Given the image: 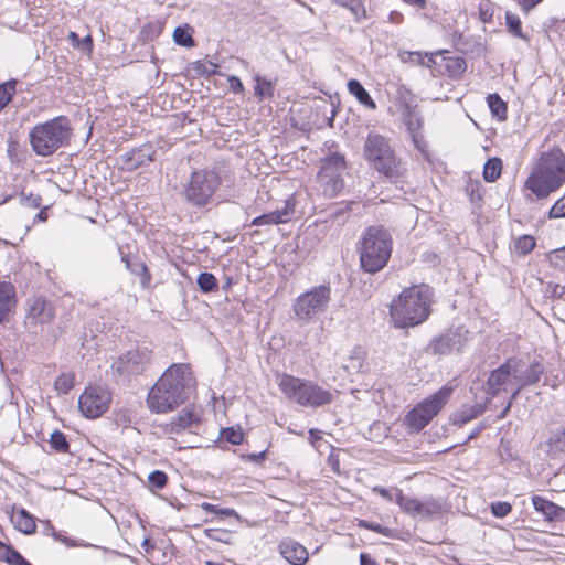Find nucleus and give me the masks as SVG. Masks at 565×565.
<instances>
[{
    "label": "nucleus",
    "instance_id": "nucleus-1",
    "mask_svg": "<svg viewBox=\"0 0 565 565\" xmlns=\"http://www.w3.org/2000/svg\"><path fill=\"white\" fill-rule=\"evenodd\" d=\"M195 386V380L188 364L169 366L149 391L147 404L151 412L163 414L185 402Z\"/></svg>",
    "mask_w": 565,
    "mask_h": 565
},
{
    "label": "nucleus",
    "instance_id": "nucleus-2",
    "mask_svg": "<svg viewBox=\"0 0 565 565\" xmlns=\"http://www.w3.org/2000/svg\"><path fill=\"white\" fill-rule=\"evenodd\" d=\"M431 302L433 290L429 286L423 284L404 288L390 306L393 324L402 329L423 323L430 315Z\"/></svg>",
    "mask_w": 565,
    "mask_h": 565
},
{
    "label": "nucleus",
    "instance_id": "nucleus-3",
    "mask_svg": "<svg viewBox=\"0 0 565 565\" xmlns=\"http://www.w3.org/2000/svg\"><path fill=\"white\" fill-rule=\"evenodd\" d=\"M565 182V156L559 149L543 152L536 161L525 186L537 199L547 198Z\"/></svg>",
    "mask_w": 565,
    "mask_h": 565
},
{
    "label": "nucleus",
    "instance_id": "nucleus-4",
    "mask_svg": "<svg viewBox=\"0 0 565 565\" xmlns=\"http://www.w3.org/2000/svg\"><path fill=\"white\" fill-rule=\"evenodd\" d=\"M71 135L70 120L64 116H58L32 127L29 132V141L38 156L47 157L67 145Z\"/></svg>",
    "mask_w": 565,
    "mask_h": 565
},
{
    "label": "nucleus",
    "instance_id": "nucleus-5",
    "mask_svg": "<svg viewBox=\"0 0 565 565\" xmlns=\"http://www.w3.org/2000/svg\"><path fill=\"white\" fill-rule=\"evenodd\" d=\"M392 253V237L383 227L371 226L360 238L359 255L362 268L371 274L380 271Z\"/></svg>",
    "mask_w": 565,
    "mask_h": 565
},
{
    "label": "nucleus",
    "instance_id": "nucleus-6",
    "mask_svg": "<svg viewBox=\"0 0 565 565\" xmlns=\"http://www.w3.org/2000/svg\"><path fill=\"white\" fill-rule=\"evenodd\" d=\"M278 386L289 401L305 407L317 408L333 401V394L330 391L322 388L312 381L292 375H281Z\"/></svg>",
    "mask_w": 565,
    "mask_h": 565
},
{
    "label": "nucleus",
    "instance_id": "nucleus-7",
    "mask_svg": "<svg viewBox=\"0 0 565 565\" xmlns=\"http://www.w3.org/2000/svg\"><path fill=\"white\" fill-rule=\"evenodd\" d=\"M366 160L387 178L399 174V161L387 140L381 135H369L364 143Z\"/></svg>",
    "mask_w": 565,
    "mask_h": 565
},
{
    "label": "nucleus",
    "instance_id": "nucleus-8",
    "mask_svg": "<svg viewBox=\"0 0 565 565\" xmlns=\"http://www.w3.org/2000/svg\"><path fill=\"white\" fill-rule=\"evenodd\" d=\"M330 301L331 288L327 285L315 286L296 298L294 313L299 320L310 322L328 309Z\"/></svg>",
    "mask_w": 565,
    "mask_h": 565
},
{
    "label": "nucleus",
    "instance_id": "nucleus-9",
    "mask_svg": "<svg viewBox=\"0 0 565 565\" xmlns=\"http://www.w3.org/2000/svg\"><path fill=\"white\" fill-rule=\"evenodd\" d=\"M451 394V386H443L408 413L406 417L407 425L414 430L423 429L446 405Z\"/></svg>",
    "mask_w": 565,
    "mask_h": 565
},
{
    "label": "nucleus",
    "instance_id": "nucleus-10",
    "mask_svg": "<svg viewBox=\"0 0 565 565\" xmlns=\"http://www.w3.org/2000/svg\"><path fill=\"white\" fill-rule=\"evenodd\" d=\"M221 180L216 172L201 170L192 173L189 183L184 188V196L190 203L202 206L210 202Z\"/></svg>",
    "mask_w": 565,
    "mask_h": 565
},
{
    "label": "nucleus",
    "instance_id": "nucleus-11",
    "mask_svg": "<svg viewBox=\"0 0 565 565\" xmlns=\"http://www.w3.org/2000/svg\"><path fill=\"white\" fill-rule=\"evenodd\" d=\"M344 169L345 160L340 153H332L322 160L318 172V182L324 195L334 196L341 191Z\"/></svg>",
    "mask_w": 565,
    "mask_h": 565
},
{
    "label": "nucleus",
    "instance_id": "nucleus-12",
    "mask_svg": "<svg viewBox=\"0 0 565 565\" xmlns=\"http://www.w3.org/2000/svg\"><path fill=\"white\" fill-rule=\"evenodd\" d=\"M110 399V393L105 387L89 386L81 394L78 407L84 416L96 418L108 409Z\"/></svg>",
    "mask_w": 565,
    "mask_h": 565
},
{
    "label": "nucleus",
    "instance_id": "nucleus-13",
    "mask_svg": "<svg viewBox=\"0 0 565 565\" xmlns=\"http://www.w3.org/2000/svg\"><path fill=\"white\" fill-rule=\"evenodd\" d=\"M150 359L151 353L147 349L131 350L113 363V370L125 377L137 375L148 369Z\"/></svg>",
    "mask_w": 565,
    "mask_h": 565
},
{
    "label": "nucleus",
    "instance_id": "nucleus-14",
    "mask_svg": "<svg viewBox=\"0 0 565 565\" xmlns=\"http://www.w3.org/2000/svg\"><path fill=\"white\" fill-rule=\"evenodd\" d=\"M518 369L514 359L507 360L505 363L493 370L487 380V394L489 398L494 397L501 391H507L509 387H516Z\"/></svg>",
    "mask_w": 565,
    "mask_h": 565
},
{
    "label": "nucleus",
    "instance_id": "nucleus-15",
    "mask_svg": "<svg viewBox=\"0 0 565 565\" xmlns=\"http://www.w3.org/2000/svg\"><path fill=\"white\" fill-rule=\"evenodd\" d=\"M514 363L518 369V373H515L516 387L514 388L508 405L503 409L501 417H504L507 415L512 405V402L516 398L520 391L525 386L537 383L544 372L543 365L539 362L526 364L522 360L514 359Z\"/></svg>",
    "mask_w": 565,
    "mask_h": 565
},
{
    "label": "nucleus",
    "instance_id": "nucleus-16",
    "mask_svg": "<svg viewBox=\"0 0 565 565\" xmlns=\"http://www.w3.org/2000/svg\"><path fill=\"white\" fill-rule=\"evenodd\" d=\"M55 318L53 303L45 298L36 297L29 301L28 319L33 324H50Z\"/></svg>",
    "mask_w": 565,
    "mask_h": 565
},
{
    "label": "nucleus",
    "instance_id": "nucleus-17",
    "mask_svg": "<svg viewBox=\"0 0 565 565\" xmlns=\"http://www.w3.org/2000/svg\"><path fill=\"white\" fill-rule=\"evenodd\" d=\"M463 344L461 335L457 332H448L434 339L427 347L431 354L447 355L459 351Z\"/></svg>",
    "mask_w": 565,
    "mask_h": 565
},
{
    "label": "nucleus",
    "instance_id": "nucleus-18",
    "mask_svg": "<svg viewBox=\"0 0 565 565\" xmlns=\"http://www.w3.org/2000/svg\"><path fill=\"white\" fill-rule=\"evenodd\" d=\"M280 555L292 565H303L308 561L307 548L292 539H284L279 545Z\"/></svg>",
    "mask_w": 565,
    "mask_h": 565
},
{
    "label": "nucleus",
    "instance_id": "nucleus-19",
    "mask_svg": "<svg viewBox=\"0 0 565 565\" xmlns=\"http://www.w3.org/2000/svg\"><path fill=\"white\" fill-rule=\"evenodd\" d=\"M295 213L292 200H286L282 209L263 214L253 221L254 225L262 226L267 224H281L288 222Z\"/></svg>",
    "mask_w": 565,
    "mask_h": 565
},
{
    "label": "nucleus",
    "instance_id": "nucleus-20",
    "mask_svg": "<svg viewBox=\"0 0 565 565\" xmlns=\"http://www.w3.org/2000/svg\"><path fill=\"white\" fill-rule=\"evenodd\" d=\"M198 423V415L192 409L184 408L167 424L166 430L171 434H179L185 429H191Z\"/></svg>",
    "mask_w": 565,
    "mask_h": 565
},
{
    "label": "nucleus",
    "instance_id": "nucleus-21",
    "mask_svg": "<svg viewBox=\"0 0 565 565\" xmlns=\"http://www.w3.org/2000/svg\"><path fill=\"white\" fill-rule=\"evenodd\" d=\"M15 289L14 286L7 281H0V323L6 316L15 307Z\"/></svg>",
    "mask_w": 565,
    "mask_h": 565
},
{
    "label": "nucleus",
    "instance_id": "nucleus-22",
    "mask_svg": "<svg viewBox=\"0 0 565 565\" xmlns=\"http://www.w3.org/2000/svg\"><path fill=\"white\" fill-rule=\"evenodd\" d=\"M11 521L14 527L24 534H32L36 530L35 519L25 509L14 511Z\"/></svg>",
    "mask_w": 565,
    "mask_h": 565
},
{
    "label": "nucleus",
    "instance_id": "nucleus-23",
    "mask_svg": "<svg viewBox=\"0 0 565 565\" xmlns=\"http://www.w3.org/2000/svg\"><path fill=\"white\" fill-rule=\"evenodd\" d=\"M365 352L361 348L352 349L342 361V369L349 374H358L363 367Z\"/></svg>",
    "mask_w": 565,
    "mask_h": 565
},
{
    "label": "nucleus",
    "instance_id": "nucleus-24",
    "mask_svg": "<svg viewBox=\"0 0 565 565\" xmlns=\"http://www.w3.org/2000/svg\"><path fill=\"white\" fill-rule=\"evenodd\" d=\"M532 503L534 509L542 513L547 521H554L558 519L559 513L563 511L561 507L553 503L552 501H548L540 495H533L532 497Z\"/></svg>",
    "mask_w": 565,
    "mask_h": 565
},
{
    "label": "nucleus",
    "instance_id": "nucleus-25",
    "mask_svg": "<svg viewBox=\"0 0 565 565\" xmlns=\"http://www.w3.org/2000/svg\"><path fill=\"white\" fill-rule=\"evenodd\" d=\"M348 90L361 105L372 110L376 109L375 102L358 79H350L348 82Z\"/></svg>",
    "mask_w": 565,
    "mask_h": 565
},
{
    "label": "nucleus",
    "instance_id": "nucleus-26",
    "mask_svg": "<svg viewBox=\"0 0 565 565\" xmlns=\"http://www.w3.org/2000/svg\"><path fill=\"white\" fill-rule=\"evenodd\" d=\"M395 502L401 507V509L412 515V516H420V507L422 501L414 498L404 497L402 490L396 489L395 493Z\"/></svg>",
    "mask_w": 565,
    "mask_h": 565
},
{
    "label": "nucleus",
    "instance_id": "nucleus-27",
    "mask_svg": "<svg viewBox=\"0 0 565 565\" xmlns=\"http://www.w3.org/2000/svg\"><path fill=\"white\" fill-rule=\"evenodd\" d=\"M403 121L406 125L409 132L420 131L423 127V117L416 107L412 105H405L403 110Z\"/></svg>",
    "mask_w": 565,
    "mask_h": 565
},
{
    "label": "nucleus",
    "instance_id": "nucleus-28",
    "mask_svg": "<svg viewBox=\"0 0 565 565\" xmlns=\"http://www.w3.org/2000/svg\"><path fill=\"white\" fill-rule=\"evenodd\" d=\"M484 412V406L476 404L469 407H465L454 415V424L462 426L469 420L478 417Z\"/></svg>",
    "mask_w": 565,
    "mask_h": 565
},
{
    "label": "nucleus",
    "instance_id": "nucleus-29",
    "mask_svg": "<svg viewBox=\"0 0 565 565\" xmlns=\"http://www.w3.org/2000/svg\"><path fill=\"white\" fill-rule=\"evenodd\" d=\"M445 512V505L437 499L428 498L422 501L420 516L437 518Z\"/></svg>",
    "mask_w": 565,
    "mask_h": 565
},
{
    "label": "nucleus",
    "instance_id": "nucleus-30",
    "mask_svg": "<svg viewBox=\"0 0 565 565\" xmlns=\"http://www.w3.org/2000/svg\"><path fill=\"white\" fill-rule=\"evenodd\" d=\"M0 559L10 565H31L19 552L4 544H0Z\"/></svg>",
    "mask_w": 565,
    "mask_h": 565
},
{
    "label": "nucleus",
    "instance_id": "nucleus-31",
    "mask_svg": "<svg viewBox=\"0 0 565 565\" xmlns=\"http://www.w3.org/2000/svg\"><path fill=\"white\" fill-rule=\"evenodd\" d=\"M150 161H152V157L148 153V149H134L128 153L127 168L136 169Z\"/></svg>",
    "mask_w": 565,
    "mask_h": 565
},
{
    "label": "nucleus",
    "instance_id": "nucleus-32",
    "mask_svg": "<svg viewBox=\"0 0 565 565\" xmlns=\"http://www.w3.org/2000/svg\"><path fill=\"white\" fill-rule=\"evenodd\" d=\"M502 171V161L499 158L489 159L483 167V178L487 182H494Z\"/></svg>",
    "mask_w": 565,
    "mask_h": 565
},
{
    "label": "nucleus",
    "instance_id": "nucleus-33",
    "mask_svg": "<svg viewBox=\"0 0 565 565\" xmlns=\"http://www.w3.org/2000/svg\"><path fill=\"white\" fill-rule=\"evenodd\" d=\"M75 375L72 372L62 373L54 381L57 394H67L74 386Z\"/></svg>",
    "mask_w": 565,
    "mask_h": 565
},
{
    "label": "nucleus",
    "instance_id": "nucleus-34",
    "mask_svg": "<svg viewBox=\"0 0 565 565\" xmlns=\"http://www.w3.org/2000/svg\"><path fill=\"white\" fill-rule=\"evenodd\" d=\"M488 105L493 115H495L499 119H505L507 117V105L500 98L498 94H490L487 97Z\"/></svg>",
    "mask_w": 565,
    "mask_h": 565
},
{
    "label": "nucleus",
    "instance_id": "nucleus-35",
    "mask_svg": "<svg viewBox=\"0 0 565 565\" xmlns=\"http://www.w3.org/2000/svg\"><path fill=\"white\" fill-rule=\"evenodd\" d=\"M198 286L203 292H210L217 287V279L211 273H201L198 277Z\"/></svg>",
    "mask_w": 565,
    "mask_h": 565
},
{
    "label": "nucleus",
    "instance_id": "nucleus-36",
    "mask_svg": "<svg viewBox=\"0 0 565 565\" xmlns=\"http://www.w3.org/2000/svg\"><path fill=\"white\" fill-rule=\"evenodd\" d=\"M51 447L58 452H67L70 445L65 435L60 430H54L50 436Z\"/></svg>",
    "mask_w": 565,
    "mask_h": 565
},
{
    "label": "nucleus",
    "instance_id": "nucleus-37",
    "mask_svg": "<svg viewBox=\"0 0 565 565\" xmlns=\"http://www.w3.org/2000/svg\"><path fill=\"white\" fill-rule=\"evenodd\" d=\"M173 40L177 44L191 47L194 45L192 35L188 32L186 28L178 26L173 31Z\"/></svg>",
    "mask_w": 565,
    "mask_h": 565
},
{
    "label": "nucleus",
    "instance_id": "nucleus-38",
    "mask_svg": "<svg viewBox=\"0 0 565 565\" xmlns=\"http://www.w3.org/2000/svg\"><path fill=\"white\" fill-rule=\"evenodd\" d=\"M255 82H256V86H255L256 96H258L259 98L273 96L274 86L269 81L262 78L259 76H256Z\"/></svg>",
    "mask_w": 565,
    "mask_h": 565
},
{
    "label": "nucleus",
    "instance_id": "nucleus-39",
    "mask_svg": "<svg viewBox=\"0 0 565 565\" xmlns=\"http://www.w3.org/2000/svg\"><path fill=\"white\" fill-rule=\"evenodd\" d=\"M68 40L73 47L92 52L93 40L90 35H86L85 38L81 39L76 32H71L68 34Z\"/></svg>",
    "mask_w": 565,
    "mask_h": 565
},
{
    "label": "nucleus",
    "instance_id": "nucleus-40",
    "mask_svg": "<svg viewBox=\"0 0 565 565\" xmlns=\"http://www.w3.org/2000/svg\"><path fill=\"white\" fill-rule=\"evenodd\" d=\"M505 21H507V25H508L509 31L513 35H515L518 38H521V39H525V36L522 33V29H521V20H520V18L516 14L511 13V12H507L505 13Z\"/></svg>",
    "mask_w": 565,
    "mask_h": 565
},
{
    "label": "nucleus",
    "instance_id": "nucleus-41",
    "mask_svg": "<svg viewBox=\"0 0 565 565\" xmlns=\"http://www.w3.org/2000/svg\"><path fill=\"white\" fill-rule=\"evenodd\" d=\"M340 7L349 9L353 14L359 17L360 14H365V9L361 0H332Z\"/></svg>",
    "mask_w": 565,
    "mask_h": 565
},
{
    "label": "nucleus",
    "instance_id": "nucleus-42",
    "mask_svg": "<svg viewBox=\"0 0 565 565\" xmlns=\"http://www.w3.org/2000/svg\"><path fill=\"white\" fill-rule=\"evenodd\" d=\"M550 451L554 455L565 451V431L554 434L548 441Z\"/></svg>",
    "mask_w": 565,
    "mask_h": 565
},
{
    "label": "nucleus",
    "instance_id": "nucleus-43",
    "mask_svg": "<svg viewBox=\"0 0 565 565\" xmlns=\"http://www.w3.org/2000/svg\"><path fill=\"white\" fill-rule=\"evenodd\" d=\"M550 264L561 270L565 269V246L548 254Z\"/></svg>",
    "mask_w": 565,
    "mask_h": 565
},
{
    "label": "nucleus",
    "instance_id": "nucleus-44",
    "mask_svg": "<svg viewBox=\"0 0 565 565\" xmlns=\"http://www.w3.org/2000/svg\"><path fill=\"white\" fill-rule=\"evenodd\" d=\"M535 246V239L532 236L524 235L520 237L515 243V249L522 254H529Z\"/></svg>",
    "mask_w": 565,
    "mask_h": 565
},
{
    "label": "nucleus",
    "instance_id": "nucleus-45",
    "mask_svg": "<svg viewBox=\"0 0 565 565\" xmlns=\"http://www.w3.org/2000/svg\"><path fill=\"white\" fill-rule=\"evenodd\" d=\"M14 94V84L0 85V111L9 104Z\"/></svg>",
    "mask_w": 565,
    "mask_h": 565
},
{
    "label": "nucleus",
    "instance_id": "nucleus-46",
    "mask_svg": "<svg viewBox=\"0 0 565 565\" xmlns=\"http://www.w3.org/2000/svg\"><path fill=\"white\" fill-rule=\"evenodd\" d=\"M223 436L233 445H239L243 441V431L239 428H226L223 430Z\"/></svg>",
    "mask_w": 565,
    "mask_h": 565
},
{
    "label": "nucleus",
    "instance_id": "nucleus-47",
    "mask_svg": "<svg viewBox=\"0 0 565 565\" xmlns=\"http://www.w3.org/2000/svg\"><path fill=\"white\" fill-rule=\"evenodd\" d=\"M167 475L160 470L152 471L148 477L149 483L157 489L163 488L167 483Z\"/></svg>",
    "mask_w": 565,
    "mask_h": 565
},
{
    "label": "nucleus",
    "instance_id": "nucleus-48",
    "mask_svg": "<svg viewBox=\"0 0 565 565\" xmlns=\"http://www.w3.org/2000/svg\"><path fill=\"white\" fill-rule=\"evenodd\" d=\"M550 218L565 217V194L557 200L548 212Z\"/></svg>",
    "mask_w": 565,
    "mask_h": 565
},
{
    "label": "nucleus",
    "instance_id": "nucleus-49",
    "mask_svg": "<svg viewBox=\"0 0 565 565\" xmlns=\"http://www.w3.org/2000/svg\"><path fill=\"white\" fill-rule=\"evenodd\" d=\"M359 526L363 527V529H367V530L374 531V532L383 534L385 536H390L391 535V530L388 527H385V526L379 524V523L369 522L366 520H360L359 521Z\"/></svg>",
    "mask_w": 565,
    "mask_h": 565
},
{
    "label": "nucleus",
    "instance_id": "nucleus-50",
    "mask_svg": "<svg viewBox=\"0 0 565 565\" xmlns=\"http://www.w3.org/2000/svg\"><path fill=\"white\" fill-rule=\"evenodd\" d=\"M512 510V507L508 502H494L491 504V511L497 518L507 516Z\"/></svg>",
    "mask_w": 565,
    "mask_h": 565
},
{
    "label": "nucleus",
    "instance_id": "nucleus-51",
    "mask_svg": "<svg viewBox=\"0 0 565 565\" xmlns=\"http://www.w3.org/2000/svg\"><path fill=\"white\" fill-rule=\"evenodd\" d=\"M41 196L38 194H21V203L23 206L31 207V209H38L41 205Z\"/></svg>",
    "mask_w": 565,
    "mask_h": 565
},
{
    "label": "nucleus",
    "instance_id": "nucleus-52",
    "mask_svg": "<svg viewBox=\"0 0 565 565\" xmlns=\"http://www.w3.org/2000/svg\"><path fill=\"white\" fill-rule=\"evenodd\" d=\"M228 82H230V86L233 92L242 93L244 90V85L237 76H235V75L230 76Z\"/></svg>",
    "mask_w": 565,
    "mask_h": 565
},
{
    "label": "nucleus",
    "instance_id": "nucleus-53",
    "mask_svg": "<svg viewBox=\"0 0 565 565\" xmlns=\"http://www.w3.org/2000/svg\"><path fill=\"white\" fill-rule=\"evenodd\" d=\"M411 135H412V140L414 142V146L418 150L424 151L425 142H424L422 132L420 131H414V132H411Z\"/></svg>",
    "mask_w": 565,
    "mask_h": 565
},
{
    "label": "nucleus",
    "instance_id": "nucleus-54",
    "mask_svg": "<svg viewBox=\"0 0 565 565\" xmlns=\"http://www.w3.org/2000/svg\"><path fill=\"white\" fill-rule=\"evenodd\" d=\"M373 492H376L379 493L381 497H383L384 499L388 500V501H395V495L393 497V494L391 493L390 490L385 489V488H382V487H374L373 488Z\"/></svg>",
    "mask_w": 565,
    "mask_h": 565
},
{
    "label": "nucleus",
    "instance_id": "nucleus-55",
    "mask_svg": "<svg viewBox=\"0 0 565 565\" xmlns=\"http://www.w3.org/2000/svg\"><path fill=\"white\" fill-rule=\"evenodd\" d=\"M140 267H141V271H142V277H141V285L143 287H147L149 281H150V274L148 271V268L145 264H140Z\"/></svg>",
    "mask_w": 565,
    "mask_h": 565
},
{
    "label": "nucleus",
    "instance_id": "nucleus-56",
    "mask_svg": "<svg viewBox=\"0 0 565 565\" xmlns=\"http://www.w3.org/2000/svg\"><path fill=\"white\" fill-rule=\"evenodd\" d=\"M542 0H521L520 3L525 11H530L537 6Z\"/></svg>",
    "mask_w": 565,
    "mask_h": 565
},
{
    "label": "nucleus",
    "instance_id": "nucleus-57",
    "mask_svg": "<svg viewBox=\"0 0 565 565\" xmlns=\"http://www.w3.org/2000/svg\"><path fill=\"white\" fill-rule=\"evenodd\" d=\"M217 515H220L221 518H228V516H237V513L234 509H230V508L221 509L220 508Z\"/></svg>",
    "mask_w": 565,
    "mask_h": 565
},
{
    "label": "nucleus",
    "instance_id": "nucleus-58",
    "mask_svg": "<svg viewBox=\"0 0 565 565\" xmlns=\"http://www.w3.org/2000/svg\"><path fill=\"white\" fill-rule=\"evenodd\" d=\"M201 508L202 510H204L205 512H209V513H214V514H217L218 513V507L216 505H213L211 503H207V502H203L201 504Z\"/></svg>",
    "mask_w": 565,
    "mask_h": 565
},
{
    "label": "nucleus",
    "instance_id": "nucleus-59",
    "mask_svg": "<svg viewBox=\"0 0 565 565\" xmlns=\"http://www.w3.org/2000/svg\"><path fill=\"white\" fill-rule=\"evenodd\" d=\"M360 565H377L367 554L362 553L360 555Z\"/></svg>",
    "mask_w": 565,
    "mask_h": 565
},
{
    "label": "nucleus",
    "instance_id": "nucleus-60",
    "mask_svg": "<svg viewBox=\"0 0 565 565\" xmlns=\"http://www.w3.org/2000/svg\"><path fill=\"white\" fill-rule=\"evenodd\" d=\"M407 54H408L409 61L415 62V63H423V57H422L420 53L409 52Z\"/></svg>",
    "mask_w": 565,
    "mask_h": 565
},
{
    "label": "nucleus",
    "instance_id": "nucleus-61",
    "mask_svg": "<svg viewBox=\"0 0 565 565\" xmlns=\"http://www.w3.org/2000/svg\"><path fill=\"white\" fill-rule=\"evenodd\" d=\"M47 220L46 209H42L34 217V222H45Z\"/></svg>",
    "mask_w": 565,
    "mask_h": 565
},
{
    "label": "nucleus",
    "instance_id": "nucleus-62",
    "mask_svg": "<svg viewBox=\"0 0 565 565\" xmlns=\"http://www.w3.org/2000/svg\"><path fill=\"white\" fill-rule=\"evenodd\" d=\"M405 3L407 4H416L418 6L419 8H424L425 7V3H426V0H403Z\"/></svg>",
    "mask_w": 565,
    "mask_h": 565
},
{
    "label": "nucleus",
    "instance_id": "nucleus-63",
    "mask_svg": "<svg viewBox=\"0 0 565 565\" xmlns=\"http://www.w3.org/2000/svg\"><path fill=\"white\" fill-rule=\"evenodd\" d=\"M18 146L17 142H11L8 148L9 156H11L12 151H14L15 147Z\"/></svg>",
    "mask_w": 565,
    "mask_h": 565
},
{
    "label": "nucleus",
    "instance_id": "nucleus-64",
    "mask_svg": "<svg viewBox=\"0 0 565 565\" xmlns=\"http://www.w3.org/2000/svg\"><path fill=\"white\" fill-rule=\"evenodd\" d=\"M264 456H265V452L263 451V452H260L258 455H252L250 458L255 460L257 458H264Z\"/></svg>",
    "mask_w": 565,
    "mask_h": 565
}]
</instances>
